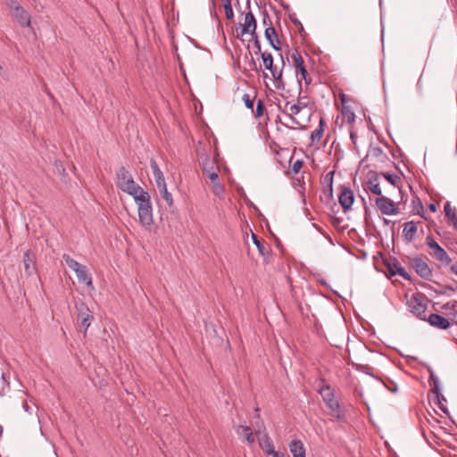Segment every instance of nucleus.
Returning a JSON list of instances; mask_svg holds the SVG:
<instances>
[{
	"label": "nucleus",
	"mask_w": 457,
	"mask_h": 457,
	"mask_svg": "<svg viewBox=\"0 0 457 457\" xmlns=\"http://www.w3.org/2000/svg\"><path fill=\"white\" fill-rule=\"evenodd\" d=\"M134 200L137 205L138 218L140 224L148 231H151L154 225L153 206L151 196L147 191L137 195Z\"/></svg>",
	"instance_id": "nucleus-1"
},
{
	"label": "nucleus",
	"mask_w": 457,
	"mask_h": 457,
	"mask_svg": "<svg viewBox=\"0 0 457 457\" xmlns=\"http://www.w3.org/2000/svg\"><path fill=\"white\" fill-rule=\"evenodd\" d=\"M116 185L119 189L131 195L133 198L145 191L135 182L130 172L123 166L117 170Z\"/></svg>",
	"instance_id": "nucleus-2"
},
{
	"label": "nucleus",
	"mask_w": 457,
	"mask_h": 457,
	"mask_svg": "<svg viewBox=\"0 0 457 457\" xmlns=\"http://www.w3.org/2000/svg\"><path fill=\"white\" fill-rule=\"evenodd\" d=\"M429 379L428 383L430 386V392L435 395L434 403L444 413L447 414L448 410L445 405L446 402L445 397L442 395L440 389V381L439 378L436 376V374L429 370Z\"/></svg>",
	"instance_id": "nucleus-3"
},
{
	"label": "nucleus",
	"mask_w": 457,
	"mask_h": 457,
	"mask_svg": "<svg viewBox=\"0 0 457 457\" xmlns=\"http://www.w3.org/2000/svg\"><path fill=\"white\" fill-rule=\"evenodd\" d=\"M407 306L413 315H415L417 318L425 320L426 316V310H427V303L424 300V297L422 295L420 294H414L411 295L410 299H407Z\"/></svg>",
	"instance_id": "nucleus-4"
},
{
	"label": "nucleus",
	"mask_w": 457,
	"mask_h": 457,
	"mask_svg": "<svg viewBox=\"0 0 457 457\" xmlns=\"http://www.w3.org/2000/svg\"><path fill=\"white\" fill-rule=\"evenodd\" d=\"M75 308L78 312V320H79V328H83L86 332L94 320V315L88 306L81 300L75 303Z\"/></svg>",
	"instance_id": "nucleus-5"
},
{
	"label": "nucleus",
	"mask_w": 457,
	"mask_h": 457,
	"mask_svg": "<svg viewBox=\"0 0 457 457\" xmlns=\"http://www.w3.org/2000/svg\"><path fill=\"white\" fill-rule=\"evenodd\" d=\"M426 243L429 248V254L441 264L448 265L451 263L452 259L448 253L434 240L431 236H428Z\"/></svg>",
	"instance_id": "nucleus-6"
},
{
	"label": "nucleus",
	"mask_w": 457,
	"mask_h": 457,
	"mask_svg": "<svg viewBox=\"0 0 457 457\" xmlns=\"http://www.w3.org/2000/svg\"><path fill=\"white\" fill-rule=\"evenodd\" d=\"M262 58L263 61L264 67L269 70L276 81L277 84H283L282 81V69H278L277 65H274L273 63V57L270 53L264 52L262 54ZM277 87L278 88L279 86L277 85Z\"/></svg>",
	"instance_id": "nucleus-7"
},
{
	"label": "nucleus",
	"mask_w": 457,
	"mask_h": 457,
	"mask_svg": "<svg viewBox=\"0 0 457 457\" xmlns=\"http://www.w3.org/2000/svg\"><path fill=\"white\" fill-rule=\"evenodd\" d=\"M318 391L328 409H330L331 411H338L340 404L335 399L334 390L331 388L329 385H323Z\"/></svg>",
	"instance_id": "nucleus-8"
},
{
	"label": "nucleus",
	"mask_w": 457,
	"mask_h": 457,
	"mask_svg": "<svg viewBox=\"0 0 457 457\" xmlns=\"http://www.w3.org/2000/svg\"><path fill=\"white\" fill-rule=\"evenodd\" d=\"M376 205L381 213L385 215L397 214L399 209L397 204L386 196L380 195L376 199Z\"/></svg>",
	"instance_id": "nucleus-9"
},
{
	"label": "nucleus",
	"mask_w": 457,
	"mask_h": 457,
	"mask_svg": "<svg viewBox=\"0 0 457 457\" xmlns=\"http://www.w3.org/2000/svg\"><path fill=\"white\" fill-rule=\"evenodd\" d=\"M381 259L386 268L384 272L387 278H391L392 277L400 275V264L395 257L381 254Z\"/></svg>",
	"instance_id": "nucleus-10"
},
{
	"label": "nucleus",
	"mask_w": 457,
	"mask_h": 457,
	"mask_svg": "<svg viewBox=\"0 0 457 457\" xmlns=\"http://www.w3.org/2000/svg\"><path fill=\"white\" fill-rule=\"evenodd\" d=\"M379 174L375 171H369L367 174V181L363 184V188L378 196L382 195V191L378 182Z\"/></svg>",
	"instance_id": "nucleus-11"
},
{
	"label": "nucleus",
	"mask_w": 457,
	"mask_h": 457,
	"mask_svg": "<svg viewBox=\"0 0 457 457\" xmlns=\"http://www.w3.org/2000/svg\"><path fill=\"white\" fill-rule=\"evenodd\" d=\"M411 266L420 277L427 280H431L433 275L432 270L428 263L421 258H414L411 261Z\"/></svg>",
	"instance_id": "nucleus-12"
},
{
	"label": "nucleus",
	"mask_w": 457,
	"mask_h": 457,
	"mask_svg": "<svg viewBox=\"0 0 457 457\" xmlns=\"http://www.w3.org/2000/svg\"><path fill=\"white\" fill-rule=\"evenodd\" d=\"M421 428L424 437L427 438V432L436 436V431L442 429L439 426V420L429 413V418L425 417V420H421Z\"/></svg>",
	"instance_id": "nucleus-13"
},
{
	"label": "nucleus",
	"mask_w": 457,
	"mask_h": 457,
	"mask_svg": "<svg viewBox=\"0 0 457 457\" xmlns=\"http://www.w3.org/2000/svg\"><path fill=\"white\" fill-rule=\"evenodd\" d=\"M278 109L285 114H287L294 124L301 125V123L295 118V116L302 112V109L300 108L299 105H297L296 104H291L290 102H287L283 108L279 105Z\"/></svg>",
	"instance_id": "nucleus-14"
},
{
	"label": "nucleus",
	"mask_w": 457,
	"mask_h": 457,
	"mask_svg": "<svg viewBox=\"0 0 457 457\" xmlns=\"http://www.w3.org/2000/svg\"><path fill=\"white\" fill-rule=\"evenodd\" d=\"M203 170L212 183L215 184L218 181V167L209 157H205L203 161Z\"/></svg>",
	"instance_id": "nucleus-15"
},
{
	"label": "nucleus",
	"mask_w": 457,
	"mask_h": 457,
	"mask_svg": "<svg viewBox=\"0 0 457 457\" xmlns=\"http://www.w3.org/2000/svg\"><path fill=\"white\" fill-rule=\"evenodd\" d=\"M256 20L253 14L249 12L245 14L244 24H242L241 36L245 34H250L255 36L256 33Z\"/></svg>",
	"instance_id": "nucleus-16"
},
{
	"label": "nucleus",
	"mask_w": 457,
	"mask_h": 457,
	"mask_svg": "<svg viewBox=\"0 0 457 457\" xmlns=\"http://www.w3.org/2000/svg\"><path fill=\"white\" fill-rule=\"evenodd\" d=\"M354 201V195L352 189L343 187L339 195V203L344 211L346 212L351 209Z\"/></svg>",
	"instance_id": "nucleus-17"
},
{
	"label": "nucleus",
	"mask_w": 457,
	"mask_h": 457,
	"mask_svg": "<svg viewBox=\"0 0 457 457\" xmlns=\"http://www.w3.org/2000/svg\"><path fill=\"white\" fill-rule=\"evenodd\" d=\"M425 320H427L432 327L439 329H447L451 325L450 321L446 318L436 313L430 314Z\"/></svg>",
	"instance_id": "nucleus-18"
},
{
	"label": "nucleus",
	"mask_w": 457,
	"mask_h": 457,
	"mask_svg": "<svg viewBox=\"0 0 457 457\" xmlns=\"http://www.w3.org/2000/svg\"><path fill=\"white\" fill-rule=\"evenodd\" d=\"M35 260V254L31 251L28 250L25 252L23 256V265L28 276H31L37 271Z\"/></svg>",
	"instance_id": "nucleus-19"
},
{
	"label": "nucleus",
	"mask_w": 457,
	"mask_h": 457,
	"mask_svg": "<svg viewBox=\"0 0 457 457\" xmlns=\"http://www.w3.org/2000/svg\"><path fill=\"white\" fill-rule=\"evenodd\" d=\"M150 167L152 169L157 188L166 186L164 175L154 159L150 160Z\"/></svg>",
	"instance_id": "nucleus-20"
},
{
	"label": "nucleus",
	"mask_w": 457,
	"mask_h": 457,
	"mask_svg": "<svg viewBox=\"0 0 457 457\" xmlns=\"http://www.w3.org/2000/svg\"><path fill=\"white\" fill-rule=\"evenodd\" d=\"M260 446L266 454L272 455V457H279L278 453L275 451L272 441L267 434H264L260 440Z\"/></svg>",
	"instance_id": "nucleus-21"
},
{
	"label": "nucleus",
	"mask_w": 457,
	"mask_h": 457,
	"mask_svg": "<svg viewBox=\"0 0 457 457\" xmlns=\"http://www.w3.org/2000/svg\"><path fill=\"white\" fill-rule=\"evenodd\" d=\"M12 15L22 27L30 26V15L22 6L17 11L12 12Z\"/></svg>",
	"instance_id": "nucleus-22"
},
{
	"label": "nucleus",
	"mask_w": 457,
	"mask_h": 457,
	"mask_svg": "<svg viewBox=\"0 0 457 457\" xmlns=\"http://www.w3.org/2000/svg\"><path fill=\"white\" fill-rule=\"evenodd\" d=\"M264 36L266 39L269 41L270 45L275 49V50H280V42L278 39V35L276 32V29L270 26L267 27L264 32Z\"/></svg>",
	"instance_id": "nucleus-23"
},
{
	"label": "nucleus",
	"mask_w": 457,
	"mask_h": 457,
	"mask_svg": "<svg viewBox=\"0 0 457 457\" xmlns=\"http://www.w3.org/2000/svg\"><path fill=\"white\" fill-rule=\"evenodd\" d=\"M289 450L293 457H305V448L303 442L299 439H294L289 444Z\"/></svg>",
	"instance_id": "nucleus-24"
},
{
	"label": "nucleus",
	"mask_w": 457,
	"mask_h": 457,
	"mask_svg": "<svg viewBox=\"0 0 457 457\" xmlns=\"http://www.w3.org/2000/svg\"><path fill=\"white\" fill-rule=\"evenodd\" d=\"M418 227L414 221H408L403 224V234L407 242H411L414 239L417 233Z\"/></svg>",
	"instance_id": "nucleus-25"
},
{
	"label": "nucleus",
	"mask_w": 457,
	"mask_h": 457,
	"mask_svg": "<svg viewBox=\"0 0 457 457\" xmlns=\"http://www.w3.org/2000/svg\"><path fill=\"white\" fill-rule=\"evenodd\" d=\"M75 273L79 283H83L87 287H92V277L88 273L87 268L85 265L82 264Z\"/></svg>",
	"instance_id": "nucleus-26"
},
{
	"label": "nucleus",
	"mask_w": 457,
	"mask_h": 457,
	"mask_svg": "<svg viewBox=\"0 0 457 457\" xmlns=\"http://www.w3.org/2000/svg\"><path fill=\"white\" fill-rule=\"evenodd\" d=\"M295 74H296V78H297V80L300 85H301V79H303L307 86L312 83V78L309 75L305 67H300L299 70L295 71Z\"/></svg>",
	"instance_id": "nucleus-27"
},
{
	"label": "nucleus",
	"mask_w": 457,
	"mask_h": 457,
	"mask_svg": "<svg viewBox=\"0 0 457 457\" xmlns=\"http://www.w3.org/2000/svg\"><path fill=\"white\" fill-rule=\"evenodd\" d=\"M252 238H253V241L254 243V245H256L258 251L260 252V253L262 255H266L269 253V246L262 241H261L258 237L254 234H252Z\"/></svg>",
	"instance_id": "nucleus-28"
},
{
	"label": "nucleus",
	"mask_w": 457,
	"mask_h": 457,
	"mask_svg": "<svg viewBox=\"0 0 457 457\" xmlns=\"http://www.w3.org/2000/svg\"><path fill=\"white\" fill-rule=\"evenodd\" d=\"M291 59H292L293 66L295 67V71L299 70L300 67H304L303 59L297 50H294L292 52Z\"/></svg>",
	"instance_id": "nucleus-29"
},
{
	"label": "nucleus",
	"mask_w": 457,
	"mask_h": 457,
	"mask_svg": "<svg viewBox=\"0 0 457 457\" xmlns=\"http://www.w3.org/2000/svg\"><path fill=\"white\" fill-rule=\"evenodd\" d=\"M324 120L320 119L319 127L314 129L311 134V139L312 142L320 141L324 132Z\"/></svg>",
	"instance_id": "nucleus-30"
},
{
	"label": "nucleus",
	"mask_w": 457,
	"mask_h": 457,
	"mask_svg": "<svg viewBox=\"0 0 457 457\" xmlns=\"http://www.w3.org/2000/svg\"><path fill=\"white\" fill-rule=\"evenodd\" d=\"M62 259L65 262L66 265L74 272L77 271L82 266V264H80L76 260L71 258L69 254L64 253L62 255Z\"/></svg>",
	"instance_id": "nucleus-31"
},
{
	"label": "nucleus",
	"mask_w": 457,
	"mask_h": 457,
	"mask_svg": "<svg viewBox=\"0 0 457 457\" xmlns=\"http://www.w3.org/2000/svg\"><path fill=\"white\" fill-rule=\"evenodd\" d=\"M158 190H159L161 196L166 202L168 206H170V207L172 206L173 198H172L171 194L168 191L167 186H163V187H159Z\"/></svg>",
	"instance_id": "nucleus-32"
},
{
	"label": "nucleus",
	"mask_w": 457,
	"mask_h": 457,
	"mask_svg": "<svg viewBox=\"0 0 457 457\" xmlns=\"http://www.w3.org/2000/svg\"><path fill=\"white\" fill-rule=\"evenodd\" d=\"M412 212L423 217L424 208L421 201L418 197H413L411 201Z\"/></svg>",
	"instance_id": "nucleus-33"
},
{
	"label": "nucleus",
	"mask_w": 457,
	"mask_h": 457,
	"mask_svg": "<svg viewBox=\"0 0 457 457\" xmlns=\"http://www.w3.org/2000/svg\"><path fill=\"white\" fill-rule=\"evenodd\" d=\"M445 216L452 221L454 223V225L456 224V211H455V208H453L450 204V203H446L445 205Z\"/></svg>",
	"instance_id": "nucleus-34"
},
{
	"label": "nucleus",
	"mask_w": 457,
	"mask_h": 457,
	"mask_svg": "<svg viewBox=\"0 0 457 457\" xmlns=\"http://www.w3.org/2000/svg\"><path fill=\"white\" fill-rule=\"evenodd\" d=\"M379 176L384 177L391 185L399 187L400 177L398 175L385 172L380 173Z\"/></svg>",
	"instance_id": "nucleus-35"
},
{
	"label": "nucleus",
	"mask_w": 457,
	"mask_h": 457,
	"mask_svg": "<svg viewBox=\"0 0 457 457\" xmlns=\"http://www.w3.org/2000/svg\"><path fill=\"white\" fill-rule=\"evenodd\" d=\"M222 5L225 10L226 18L231 20L234 17V12L231 5L230 0H221Z\"/></svg>",
	"instance_id": "nucleus-36"
},
{
	"label": "nucleus",
	"mask_w": 457,
	"mask_h": 457,
	"mask_svg": "<svg viewBox=\"0 0 457 457\" xmlns=\"http://www.w3.org/2000/svg\"><path fill=\"white\" fill-rule=\"evenodd\" d=\"M242 100H243L245 105L246 106V108L251 109L252 112H253V104H254L253 97H251V96L249 94H244V96H242Z\"/></svg>",
	"instance_id": "nucleus-37"
},
{
	"label": "nucleus",
	"mask_w": 457,
	"mask_h": 457,
	"mask_svg": "<svg viewBox=\"0 0 457 457\" xmlns=\"http://www.w3.org/2000/svg\"><path fill=\"white\" fill-rule=\"evenodd\" d=\"M264 104H263V102L262 100L259 99L257 101V104H256V109L255 111H253V114L256 118H260L263 115V112H264Z\"/></svg>",
	"instance_id": "nucleus-38"
},
{
	"label": "nucleus",
	"mask_w": 457,
	"mask_h": 457,
	"mask_svg": "<svg viewBox=\"0 0 457 457\" xmlns=\"http://www.w3.org/2000/svg\"><path fill=\"white\" fill-rule=\"evenodd\" d=\"M5 4L9 7L12 13L21 7L17 0H5Z\"/></svg>",
	"instance_id": "nucleus-39"
},
{
	"label": "nucleus",
	"mask_w": 457,
	"mask_h": 457,
	"mask_svg": "<svg viewBox=\"0 0 457 457\" xmlns=\"http://www.w3.org/2000/svg\"><path fill=\"white\" fill-rule=\"evenodd\" d=\"M240 428L243 429L244 433L245 434L246 440L249 443H253L254 436H253V434L251 428L249 427H243V426H241Z\"/></svg>",
	"instance_id": "nucleus-40"
},
{
	"label": "nucleus",
	"mask_w": 457,
	"mask_h": 457,
	"mask_svg": "<svg viewBox=\"0 0 457 457\" xmlns=\"http://www.w3.org/2000/svg\"><path fill=\"white\" fill-rule=\"evenodd\" d=\"M303 162L301 160H297L293 163L292 171L294 172V174H297L300 171V170L303 167Z\"/></svg>",
	"instance_id": "nucleus-41"
},
{
	"label": "nucleus",
	"mask_w": 457,
	"mask_h": 457,
	"mask_svg": "<svg viewBox=\"0 0 457 457\" xmlns=\"http://www.w3.org/2000/svg\"><path fill=\"white\" fill-rule=\"evenodd\" d=\"M253 41H254V46L256 47L257 49V52H261V43L259 41V37H258V35L255 33V36H252Z\"/></svg>",
	"instance_id": "nucleus-42"
},
{
	"label": "nucleus",
	"mask_w": 457,
	"mask_h": 457,
	"mask_svg": "<svg viewBox=\"0 0 457 457\" xmlns=\"http://www.w3.org/2000/svg\"><path fill=\"white\" fill-rule=\"evenodd\" d=\"M304 97H299L297 100L296 104L300 106V108L303 110L307 107L308 103L303 101Z\"/></svg>",
	"instance_id": "nucleus-43"
},
{
	"label": "nucleus",
	"mask_w": 457,
	"mask_h": 457,
	"mask_svg": "<svg viewBox=\"0 0 457 457\" xmlns=\"http://www.w3.org/2000/svg\"><path fill=\"white\" fill-rule=\"evenodd\" d=\"M335 412V416L337 419L340 420L343 418V414H342V411H340V408L338 409V411H333Z\"/></svg>",
	"instance_id": "nucleus-44"
},
{
	"label": "nucleus",
	"mask_w": 457,
	"mask_h": 457,
	"mask_svg": "<svg viewBox=\"0 0 457 457\" xmlns=\"http://www.w3.org/2000/svg\"><path fill=\"white\" fill-rule=\"evenodd\" d=\"M451 270L457 276V262L451 266Z\"/></svg>",
	"instance_id": "nucleus-45"
},
{
	"label": "nucleus",
	"mask_w": 457,
	"mask_h": 457,
	"mask_svg": "<svg viewBox=\"0 0 457 457\" xmlns=\"http://www.w3.org/2000/svg\"><path fill=\"white\" fill-rule=\"evenodd\" d=\"M402 278H404L405 279H410L409 274L402 268Z\"/></svg>",
	"instance_id": "nucleus-46"
},
{
	"label": "nucleus",
	"mask_w": 457,
	"mask_h": 457,
	"mask_svg": "<svg viewBox=\"0 0 457 457\" xmlns=\"http://www.w3.org/2000/svg\"><path fill=\"white\" fill-rule=\"evenodd\" d=\"M350 137H351V140L353 141V143L355 144V140H356V137H357L356 134L352 131L350 133Z\"/></svg>",
	"instance_id": "nucleus-47"
},
{
	"label": "nucleus",
	"mask_w": 457,
	"mask_h": 457,
	"mask_svg": "<svg viewBox=\"0 0 457 457\" xmlns=\"http://www.w3.org/2000/svg\"><path fill=\"white\" fill-rule=\"evenodd\" d=\"M429 210L433 212H435L436 211V205L435 204H429Z\"/></svg>",
	"instance_id": "nucleus-48"
},
{
	"label": "nucleus",
	"mask_w": 457,
	"mask_h": 457,
	"mask_svg": "<svg viewBox=\"0 0 457 457\" xmlns=\"http://www.w3.org/2000/svg\"><path fill=\"white\" fill-rule=\"evenodd\" d=\"M374 154H379L381 153L380 148H374L373 149Z\"/></svg>",
	"instance_id": "nucleus-49"
},
{
	"label": "nucleus",
	"mask_w": 457,
	"mask_h": 457,
	"mask_svg": "<svg viewBox=\"0 0 457 457\" xmlns=\"http://www.w3.org/2000/svg\"><path fill=\"white\" fill-rule=\"evenodd\" d=\"M451 308V303H447L443 305V309H450Z\"/></svg>",
	"instance_id": "nucleus-50"
},
{
	"label": "nucleus",
	"mask_w": 457,
	"mask_h": 457,
	"mask_svg": "<svg viewBox=\"0 0 457 457\" xmlns=\"http://www.w3.org/2000/svg\"><path fill=\"white\" fill-rule=\"evenodd\" d=\"M395 230L393 229V242H394V246L395 245Z\"/></svg>",
	"instance_id": "nucleus-51"
},
{
	"label": "nucleus",
	"mask_w": 457,
	"mask_h": 457,
	"mask_svg": "<svg viewBox=\"0 0 457 457\" xmlns=\"http://www.w3.org/2000/svg\"><path fill=\"white\" fill-rule=\"evenodd\" d=\"M388 389H389L390 391H392V392H396V390H397V386H396V385H395V386H394V387H388Z\"/></svg>",
	"instance_id": "nucleus-52"
},
{
	"label": "nucleus",
	"mask_w": 457,
	"mask_h": 457,
	"mask_svg": "<svg viewBox=\"0 0 457 457\" xmlns=\"http://www.w3.org/2000/svg\"><path fill=\"white\" fill-rule=\"evenodd\" d=\"M267 21H268L269 22H270V18H269L268 16H267V17H264L262 21H263V23H264V24H267Z\"/></svg>",
	"instance_id": "nucleus-53"
},
{
	"label": "nucleus",
	"mask_w": 457,
	"mask_h": 457,
	"mask_svg": "<svg viewBox=\"0 0 457 457\" xmlns=\"http://www.w3.org/2000/svg\"><path fill=\"white\" fill-rule=\"evenodd\" d=\"M401 199H402V204H405L406 199H404V195H403V192H402Z\"/></svg>",
	"instance_id": "nucleus-54"
},
{
	"label": "nucleus",
	"mask_w": 457,
	"mask_h": 457,
	"mask_svg": "<svg viewBox=\"0 0 457 457\" xmlns=\"http://www.w3.org/2000/svg\"><path fill=\"white\" fill-rule=\"evenodd\" d=\"M436 292L437 294H445V290H443V291H439V292L436 291Z\"/></svg>",
	"instance_id": "nucleus-55"
},
{
	"label": "nucleus",
	"mask_w": 457,
	"mask_h": 457,
	"mask_svg": "<svg viewBox=\"0 0 457 457\" xmlns=\"http://www.w3.org/2000/svg\"><path fill=\"white\" fill-rule=\"evenodd\" d=\"M217 186H218L219 189H220V190L222 189L221 186H220L218 183H217Z\"/></svg>",
	"instance_id": "nucleus-56"
},
{
	"label": "nucleus",
	"mask_w": 457,
	"mask_h": 457,
	"mask_svg": "<svg viewBox=\"0 0 457 457\" xmlns=\"http://www.w3.org/2000/svg\"><path fill=\"white\" fill-rule=\"evenodd\" d=\"M445 289H451L453 290V288L451 287H446Z\"/></svg>",
	"instance_id": "nucleus-57"
},
{
	"label": "nucleus",
	"mask_w": 457,
	"mask_h": 457,
	"mask_svg": "<svg viewBox=\"0 0 457 457\" xmlns=\"http://www.w3.org/2000/svg\"><path fill=\"white\" fill-rule=\"evenodd\" d=\"M1 377H2L3 379H4V373H2Z\"/></svg>",
	"instance_id": "nucleus-58"
}]
</instances>
